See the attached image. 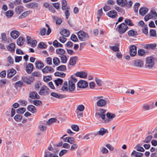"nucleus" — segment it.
<instances>
[{
  "instance_id": "obj_60",
  "label": "nucleus",
  "mask_w": 157,
  "mask_h": 157,
  "mask_svg": "<svg viewBox=\"0 0 157 157\" xmlns=\"http://www.w3.org/2000/svg\"><path fill=\"white\" fill-rule=\"evenodd\" d=\"M7 61L10 64H13V59L10 56H9L7 58Z\"/></svg>"
},
{
  "instance_id": "obj_56",
  "label": "nucleus",
  "mask_w": 157,
  "mask_h": 157,
  "mask_svg": "<svg viewBox=\"0 0 157 157\" xmlns=\"http://www.w3.org/2000/svg\"><path fill=\"white\" fill-rule=\"evenodd\" d=\"M33 103L36 106L40 105L42 104L41 101L39 100H34L33 101Z\"/></svg>"
},
{
  "instance_id": "obj_15",
  "label": "nucleus",
  "mask_w": 157,
  "mask_h": 157,
  "mask_svg": "<svg viewBox=\"0 0 157 157\" xmlns=\"http://www.w3.org/2000/svg\"><path fill=\"white\" fill-rule=\"evenodd\" d=\"M154 107V105L153 103L151 105H148L147 104H145L143 105L142 108L144 111H146L152 109Z\"/></svg>"
},
{
  "instance_id": "obj_7",
  "label": "nucleus",
  "mask_w": 157,
  "mask_h": 157,
  "mask_svg": "<svg viewBox=\"0 0 157 157\" xmlns=\"http://www.w3.org/2000/svg\"><path fill=\"white\" fill-rule=\"evenodd\" d=\"M133 65L139 68L142 67L144 65L143 61L140 59H137L133 61Z\"/></svg>"
},
{
  "instance_id": "obj_9",
  "label": "nucleus",
  "mask_w": 157,
  "mask_h": 157,
  "mask_svg": "<svg viewBox=\"0 0 157 157\" xmlns=\"http://www.w3.org/2000/svg\"><path fill=\"white\" fill-rule=\"evenodd\" d=\"M22 79L27 84H30L34 81V78L33 77L29 78L26 76L22 77Z\"/></svg>"
},
{
  "instance_id": "obj_48",
  "label": "nucleus",
  "mask_w": 157,
  "mask_h": 157,
  "mask_svg": "<svg viewBox=\"0 0 157 157\" xmlns=\"http://www.w3.org/2000/svg\"><path fill=\"white\" fill-rule=\"evenodd\" d=\"M124 22L126 24L128 25L129 26H132L134 25V24L130 19H126L124 21Z\"/></svg>"
},
{
  "instance_id": "obj_29",
  "label": "nucleus",
  "mask_w": 157,
  "mask_h": 157,
  "mask_svg": "<svg viewBox=\"0 0 157 157\" xmlns=\"http://www.w3.org/2000/svg\"><path fill=\"white\" fill-rule=\"evenodd\" d=\"M16 73V71L15 70L13 69H11L10 71H8L7 76L11 78Z\"/></svg>"
},
{
  "instance_id": "obj_8",
  "label": "nucleus",
  "mask_w": 157,
  "mask_h": 157,
  "mask_svg": "<svg viewBox=\"0 0 157 157\" xmlns=\"http://www.w3.org/2000/svg\"><path fill=\"white\" fill-rule=\"evenodd\" d=\"M88 86L87 82L83 80H80L78 83L77 86L80 88H84Z\"/></svg>"
},
{
  "instance_id": "obj_32",
  "label": "nucleus",
  "mask_w": 157,
  "mask_h": 157,
  "mask_svg": "<svg viewBox=\"0 0 157 157\" xmlns=\"http://www.w3.org/2000/svg\"><path fill=\"white\" fill-rule=\"evenodd\" d=\"M24 7L22 6H17L15 9V12L18 14H20L23 11Z\"/></svg>"
},
{
  "instance_id": "obj_45",
  "label": "nucleus",
  "mask_w": 157,
  "mask_h": 157,
  "mask_svg": "<svg viewBox=\"0 0 157 157\" xmlns=\"http://www.w3.org/2000/svg\"><path fill=\"white\" fill-rule=\"evenodd\" d=\"M54 75L56 76H59L63 78L65 76L66 74L63 72H56L54 73Z\"/></svg>"
},
{
  "instance_id": "obj_52",
  "label": "nucleus",
  "mask_w": 157,
  "mask_h": 157,
  "mask_svg": "<svg viewBox=\"0 0 157 157\" xmlns=\"http://www.w3.org/2000/svg\"><path fill=\"white\" fill-rule=\"evenodd\" d=\"M149 34L151 36L155 37L156 35L155 31L153 29H151L150 31Z\"/></svg>"
},
{
  "instance_id": "obj_21",
  "label": "nucleus",
  "mask_w": 157,
  "mask_h": 157,
  "mask_svg": "<svg viewBox=\"0 0 157 157\" xmlns=\"http://www.w3.org/2000/svg\"><path fill=\"white\" fill-rule=\"evenodd\" d=\"M107 117L108 119H106L105 120V123L108 122L109 121V119H112L116 117V115L114 113L108 112L106 114Z\"/></svg>"
},
{
  "instance_id": "obj_58",
  "label": "nucleus",
  "mask_w": 157,
  "mask_h": 157,
  "mask_svg": "<svg viewBox=\"0 0 157 157\" xmlns=\"http://www.w3.org/2000/svg\"><path fill=\"white\" fill-rule=\"evenodd\" d=\"M38 47L40 48H46L47 45L43 42L40 43L38 45Z\"/></svg>"
},
{
  "instance_id": "obj_28",
  "label": "nucleus",
  "mask_w": 157,
  "mask_h": 157,
  "mask_svg": "<svg viewBox=\"0 0 157 157\" xmlns=\"http://www.w3.org/2000/svg\"><path fill=\"white\" fill-rule=\"evenodd\" d=\"M35 66L36 68L40 69L44 67V64L41 61L39 60L35 62Z\"/></svg>"
},
{
  "instance_id": "obj_11",
  "label": "nucleus",
  "mask_w": 157,
  "mask_h": 157,
  "mask_svg": "<svg viewBox=\"0 0 157 157\" xmlns=\"http://www.w3.org/2000/svg\"><path fill=\"white\" fill-rule=\"evenodd\" d=\"M78 57L76 56L71 57L70 58L69 63L68 64V66L75 65L76 63V62L78 61Z\"/></svg>"
},
{
  "instance_id": "obj_36",
  "label": "nucleus",
  "mask_w": 157,
  "mask_h": 157,
  "mask_svg": "<svg viewBox=\"0 0 157 157\" xmlns=\"http://www.w3.org/2000/svg\"><path fill=\"white\" fill-rule=\"evenodd\" d=\"M60 34L63 36L67 37L69 35L70 32L68 30L64 29L60 32Z\"/></svg>"
},
{
  "instance_id": "obj_37",
  "label": "nucleus",
  "mask_w": 157,
  "mask_h": 157,
  "mask_svg": "<svg viewBox=\"0 0 157 157\" xmlns=\"http://www.w3.org/2000/svg\"><path fill=\"white\" fill-rule=\"evenodd\" d=\"M128 34L129 36H133L137 35V31H134L133 29H131L128 32Z\"/></svg>"
},
{
  "instance_id": "obj_18",
  "label": "nucleus",
  "mask_w": 157,
  "mask_h": 157,
  "mask_svg": "<svg viewBox=\"0 0 157 157\" xmlns=\"http://www.w3.org/2000/svg\"><path fill=\"white\" fill-rule=\"evenodd\" d=\"M19 32L17 30H14L11 32L10 33L11 37L14 39H16L20 35Z\"/></svg>"
},
{
  "instance_id": "obj_20",
  "label": "nucleus",
  "mask_w": 157,
  "mask_h": 157,
  "mask_svg": "<svg viewBox=\"0 0 157 157\" xmlns=\"http://www.w3.org/2000/svg\"><path fill=\"white\" fill-rule=\"evenodd\" d=\"M29 97L33 99H39L40 98V96L35 91H33L30 92Z\"/></svg>"
},
{
  "instance_id": "obj_24",
  "label": "nucleus",
  "mask_w": 157,
  "mask_h": 157,
  "mask_svg": "<svg viewBox=\"0 0 157 157\" xmlns=\"http://www.w3.org/2000/svg\"><path fill=\"white\" fill-rule=\"evenodd\" d=\"M106 101L103 99H99L97 102V105L98 106H104L106 105Z\"/></svg>"
},
{
  "instance_id": "obj_64",
  "label": "nucleus",
  "mask_w": 157,
  "mask_h": 157,
  "mask_svg": "<svg viewBox=\"0 0 157 157\" xmlns=\"http://www.w3.org/2000/svg\"><path fill=\"white\" fill-rule=\"evenodd\" d=\"M84 109V107L82 105H80L78 106L77 107V110L81 112L83 111Z\"/></svg>"
},
{
  "instance_id": "obj_34",
  "label": "nucleus",
  "mask_w": 157,
  "mask_h": 157,
  "mask_svg": "<svg viewBox=\"0 0 157 157\" xmlns=\"http://www.w3.org/2000/svg\"><path fill=\"white\" fill-rule=\"evenodd\" d=\"M32 12V11L30 10L27 11H25L22 13L19 17V18L20 19L23 18L27 16L28 15Z\"/></svg>"
},
{
  "instance_id": "obj_10",
  "label": "nucleus",
  "mask_w": 157,
  "mask_h": 157,
  "mask_svg": "<svg viewBox=\"0 0 157 157\" xmlns=\"http://www.w3.org/2000/svg\"><path fill=\"white\" fill-rule=\"evenodd\" d=\"M129 53L132 57L134 56L137 53V47L135 45H132L130 48Z\"/></svg>"
},
{
  "instance_id": "obj_53",
  "label": "nucleus",
  "mask_w": 157,
  "mask_h": 157,
  "mask_svg": "<svg viewBox=\"0 0 157 157\" xmlns=\"http://www.w3.org/2000/svg\"><path fill=\"white\" fill-rule=\"evenodd\" d=\"M71 39L74 42H77L78 41V40L76 36L73 34L71 35Z\"/></svg>"
},
{
  "instance_id": "obj_55",
  "label": "nucleus",
  "mask_w": 157,
  "mask_h": 157,
  "mask_svg": "<svg viewBox=\"0 0 157 157\" xmlns=\"http://www.w3.org/2000/svg\"><path fill=\"white\" fill-rule=\"evenodd\" d=\"M140 6V4L138 2H136L135 3V6H134V11L135 12H138Z\"/></svg>"
},
{
  "instance_id": "obj_59",
  "label": "nucleus",
  "mask_w": 157,
  "mask_h": 157,
  "mask_svg": "<svg viewBox=\"0 0 157 157\" xmlns=\"http://www.w3.org/2000/svg\"><path fill=\"white\" fill-rule=\"evenodd\" d=\"M52 77L49 75L45 76L43 77V80L45 82H47L48 81L51 80Z\"/></svg>"
},
{
  "instance_id": "obj_44",
  "label": "nucleus",
  "mask_w": 157,
  "mask_h": 157,
  "mask_svg": "<svg viewBox=\"0 0 157 157\" xmlns=\"http://www.w3.org/2000/svg\"><path fill=\"white\" fill-rule=\"evenodd\" d=\"M66 67L64 65H61L57 68V70L64 71L66 70Z\"/></svg>"
},
{
  "instance_id": "obj_35",
  "label": "nucleus",
  "mask_w": 157,
  "mask_h": 157,
  "mask_svg": "<svg viewBox=\"0 0 157 157\" xmlns=\"http://www.w3.org/2000/svg\"><path fill=\"white\" fill-rule=\"evenodd\" d=\"M109 132L107 129L102 128H100V131L98 132V134L100 135L103 136L105 133H108Z\"/></svg>"
},
{
  "instance_id": "obj_42",
  "label": "nucleus",
  "mask_w": 157,
  "mask_h": 157,
  "mask_svg": "<svg viewBox=\"0 0 157 157\" xmlns=\"http://www.w3.org/2000/svg\"><path fill=\"white\" fill-rule=\"evenodd\" d=\"M60 57L61 60V62L63 63H66L67 61V56L63 55L59 56Z\"/></svg>"
},
{
  "instance_id": "obj_61",
  "label": "nucleus",
  "mask_w": 157,
  "mask_h": 157,
  "mask_svg": "<svg viewBox=\"0 0 157 157\" xmlns=\"http://www.w3.org/2000/svg\"><path fill=\"white\" fill-rule=\"evenodd\" d=\"M46 29L44 28H41L40 29V33L41 35L43 36L45 35L46 33Z\"/></svg>"
},
{
  "instance_id": "obj_6",
  "label": "nucleus",
  "mask_w": 157,
  "mask_h": 157,
  "mask_svg": "<svg viewBox=\"0 0 157 157\" xmlns=\"http://www.w3.org/2000/svg\"><path fill=\"white\" fill-rule=\"evenodd\" d=\"M50 89L46 86H44L41 88L39 93L40 95H47L49 94Z\"/></svg>"
},
{
  "instance_id": "obj_54",
  "label": "nucleus",
  "mask_w": 157,
  "mask_h": 157,
  "mask_svg": "<svg viewBox=\"0 0 157 157\" xmlns=\"http://www.w3.org/2000/svg\"><path fill=\"white\" fill-rule=\"evenodd\" d=\"M95 81L97 85L99 86H101L102 85L101 80L97 77L95 78Z\"/></svg>"
},
{
  "instance_id": "obj_57",
  "label": "nucleus",
  "mask_w": 157,
  "mask_h": 157,
  "mask_svg": "<svg viewBox=\"0 0 157 157\" xmlns=\"http://www.w3.org/2000/svg\"><path fill=\"white\" fill-rule=\"evenodd\" d=\"M56 119L55 118H51L48 120V121H47V123L48 124H50L52 123L53 122H56Z\"/></svg>"
},
{
  "instance_id": "obj_23",
  "label": "nucleus",
  "mask_w": 157,
  "mask_h": 157,
  "mask_svg": "<svg viewBox=\"0 0 157 157\" xmlns=\"http://www.w3.org/2000/svg\"><path fill=\"white\" fill-rule=\"evenodd\" d=\"M143 155V153L136 151L135 150H133L131 154L132 157H142Z\"/></svg>"
},
{
  "instance_id": "obj_30",
  "label": "nucleus",
  "mask_w": 157,
  "mask_h": 157,
  "mask_svg": "<svg viewBox=\"0 0 157 157\" xmlns=\"http://www.w3.org/2000/svg\"><path fill=\"white\" fill-rule=\"evenodd\" d=\"M62 9L63 10L69 9V8L67 6V3L66 0H62L61 2Z\"/></svg>"
},
{
  "instance_id": "obj_13",
  "label": "nucleus",
  "mask_w": 157,
  "mask_h": 157,
  "mask_svg": "<svg viewBox=\"0 0 157 157\" xmlns=\"http://www.w3.org/2000/svg\"><path fill=\"white\" fill-rule=\"evenodd\" d=\"M43 73H52L54 71V70L51 67L46 66L42 70Z\"/></svg>"
},
{
  "instance_id": "obj_40",
  "label": "nucleus",
  "mask_w": 157,
  "mask_h": 157,
  "mask_svg": "<svg viewBox=\"0 0 157 157\" xmlns=\"http://www.w3.org/2000/svg\"><path fill=\"white\" fill-rule=\"evenodd\" d=\"M53 63L55 65L57 66L60 63V60L58 58L55 57L53 59Z\"/></svg>"
},
{
  "instance_id": "obj_4",
  "label": "nucleus",
  "mask_w": 157,
  "mask_h": 157,
  "mask_svg": "<svg viewBox=\"0 0 157 157\" xmlns=\"http://www.w3.org/2000/svg\"><path fill=\"white\" fill-rule=\"evenodd\" d=\"M118 31L120 34H123L127 31L128 27L126 24L123 23L118 26Z\"/></svg>"
},
{
  "instance_id": "obj_16",
  "label": "nucleus",
  "mask_w": 157,
  "mask_h": 157,
  "mask_svg": "<svg viewBox=\"0 0 157 157\" xmlns=\"http://www.w3.org/2000/svg\"><path fill=\"white\" fill-rule=\"evenodd\" d=\"M33 69V65L31 63H29L26 67V71L29 74L31 73Z\"/></svg>"
},
{
  "instance_id": "obj_17",
  "label": "nucleus",
  "mask_w": 157,
  "mask_h": 157,
  "mask_svg": "<svg viewBox=\"0 0 157 157\" xmlns=\"http://www.w3.org/2000/svg\"><path fill=\"white\" fill-rule=\"evenodd\" d=\"M51 95L58 99H62L66 97L64 95L58 94L55 92H52L51 94Z\"/></svg>"
},
{
  "instance_id": "obj_5",
  "label": "nucleus",
  "mask_w": 157,
  "mask_h": 157,
  "mask_svg": "<svg viewBox=\"0 0 157 157\" xmlns=\"http://www.w3.org/2000/svg\"><path fill=\"white\" fill-rule=\"evenodd\" d=\"M99 110L100 112L96 113L95 115L98 117L101 118L102 120L105 121V112L106 110L102 108H100Z\"/></svg>"
},
{
  "instance_id": "obj_22",
  "label": "nucleus",
  "mask_w": 157,
  "mask_h": 157,
  "mask_svg": "<svg viewBox=\"0 0 157 157\" xmlns=\"http://www.w3.org/2000/svg\"><path fill=\"white\" fill-rule=\"evenodd\" d=\"M68 84V90L70 92L73 91L75 88V83L72 82L71 81H69Z\"/></svg>"
},
{
  "instance_id": "obj_51",
  "label": "nucleus",
  "mask_w": 157,
  "mask_h": 157,
  "mask_svg": "<svg viewBox=\"0 0 157 157\" xmlns=\"http://www.w3.org/2000/svg\"><path fill=\"white\" fill-rule=\"evenodd\" d=\"M145 52L143 49H140L138 50V54L139 56H144L145 54Z\"/></svg>"
},
{
  "instance_id": "obj_63",
  "label": "nucleus",
  "mask_w": 157,
  "mask_h": 157,
  "mask_svg": "<svg viewBox=\"0 0 157 157\" xmlns=\"http://www.w3.org/2000/svg\"><path fill=\"white\" fill-rule=\"evenodd\" d=\"M136 150L141 152H144L145 151L144 148L142 147L139 146V145H137L136 146Z\"/></svg>"
},
{
  "instance_id": "obj_33",
  "label": "nucleus",
  "mask_w": 157,
  "mask_h": 157,
  "mask_svg": "<svg viewBox=\"0 0 157 157\" xmlns=\"http://www.w3.org/2000/svg\"><path fill=\"white\" fill-rule=\"evenodd\" d=\"M156 47V44H148L145 45V48L147 49H154Z\"/></svg>"
},
{
  "instance_id": "obj_41",
  "label": "nucleus",
  "mask_w": 157,
  "mask_h": 157,
  "mask_svg": "<svg viewBox=\"0 0 157 157\" xmlns=\"http://www.w3.org/2000/svg\"><path fill=\"white\" fill-rule=\"evenodd\" d=\"M56 53L59 55H63L65 52L64 49L62 48H58L56 49Z\"/></svg>"
},
{
  "instance_id": "obj_26",
  "label": "nucleus",
  "mask_w": 157,
  "mask_h": 157,
  "mask_svg": "<svg viewBox=\"0 0 157 157\" xmlns=\"http://www.w3.org/2000/svg\"><path fill=\"white\" fill-rule=\"evenodd\" d=\"M107 15L109 17L113 18L116 17L117 12L114 10H112L109 11Z\"/></svg>"
},
{
  "instance_id": "obj_39",
  "label": "nucleus",
  "mask_w": 157,
  "mask_h": 157,
  "mask_svg": "<svg viewBox=\"0 0 157 157\" xmlns=\"http://www.w3.org/2000/svg\"><path fill=\"white\" fill-rule=\"evenodd\" d=\"M56 85L57 86H58L59 85H61L63 82V80L59 78H58L57 79H56L54 81Z\"/></svg>"
},
{
  "instance_id": "obj_3",
  "label": "nucleus",
  "mask_w": 157,
  "mask_h": 157,
  "mask_svg": "<svg viewBox=\"0 0 157 157\" xmlns=\"http://www.w3.org/2000/svg\"><path fill=\"white\" fill-rule=\"evenodd\" d=\"M77 34L78 39L81 41H86L89 38L88 34L82 31H79L77 33Z\"/></svg>"
},
{
  "instance_id": "obj_50",
  "label": "nucleus",
  "mask_w": 157,
  "mask_h": 157,
  "mask_svg": "<svg viewBox=\"0 0 157 157\" xmlns=\"http://www.w3.org/2000/svg\"><path fill=\"white\" fill-rule=\"evenodd\" d=\"M143 27L142 29L143 33L145 34H147L148 33V29L147 26L146 25H145Z\"/></svg>"
},
{
  "instance_id": "obj_46",
  "label": "nucleus",
  "mask_w": 157,
  "mask_h": 157,
  "mask_svg": "<svg viewBox=\"0 0 157 157\" xmlns=\"http://www.w3.org/2000/svg\"><path fill=\"white\" fill-rule=\"evenodd\" d=\"M22 116L21 114H17L14 117V119L16 121H19L21 120Z\"/></svg>"
},
{
  "instance_id": "obj_31",
  "label": "nucleus",
  "mask_w": 157,
  "mask_h": 157,
  "mask_svg": "<svg viewBox=\"0 0 157 157\" xmlns=\"http://www.w3.org/2000/svg\"><path fill=\"white\" fill-rule=\"evenodd\" d=\"M27 109L32 113H34L36 112V109L35 107L33 105H29L27 107Z\"/></svg>"
},
{
  "instance_id": "obj_12",
  "label": "nucleus",
  "mask_w": 157,
  "mask_h": 157,
  "mask_svg": "<svg viewBox=\"0 0 157 157\" xmlns=\"http://www.w3.org/2000/svg\"><path fill=\"white\" fill-rule=\"evenodd\" d=\"M75 75L76 77H79L82 78H86L87 75V73L84 71L79 72H77L75 74Z\"/></svg>"
},
{
  "instance_id": "obj_1",
  "label": "nucleus",
  "mask_w": 157,
  "mask_h": 157,
  "mask_svg": "<svg viewBox=\"0 0 157 157\" xmlns=\"http://www.w3.org/2000/svg\"><path fill=\"white\" fill-rule=\"evenodd\" d=\"M155 59L152 56L147 57L146 60L145 67L148 69H151L155 67Z\"/></svg>"
},
{
  "instance_id": "obj_43",
  "label": "nucleus",
  "mask_w": 157,
  "mask_h": 157,
  "mask_svg": "<svg viewBox=\"0 0 157 157\" xmlns=\"http://www.w3.org/2000/svg\"><path fill=\"white\" fill-rule=\"evenodd\" d=\"M115 46H110V48L115 52H117L119 51V49L117 46H119V44H115Z\"/></svg>"
},
{
  "instance_id": "obj_2",
  "label": "nucleus",
  "mask_w": 157,
  "mask_h": 157,
  "mask_svg": "<svg viewBox=\"0 0 157 157\" xmlns=\"http://www.w3.org/2000/svg\"><path fill=\"white\" fill-rule=\"evenodd\" d=\"M117 4L121 7L126 6L128 8L130 7L132 5V2L130 0L127 2V0H117Z\"/></svg>"
},
{
  "instance_id": "obj_19",
  "label": "nucleus",
  "mask_w": 157,
  "mask_h": 157,
  "mask_svg": "<svg viewBox=\"0 0 157 157\" xmlns=\"http://www.w3.org/2000/svg\"><path fill=\"white\" fill-rule=\"evenodd\" d=\"M38 4L36 2H31L26 5V7L29 8L35 9L38 7Z\"/></svg>"
},
{
  "instance_id": "obj_14",
  "label": "nucleus",
  "mask_w": 157,
  "mask_h": 157,
  "mask_svg": "<svg viewBox=\"0 0 157 157\" xmlns=\"http://www.w3.org/2000/svg\"><path fill=\"white\" fill-rule=\"evenodd\" d=\"M15 44L14 43H11L8 45L7 48L8 51L11 53H13L15 52Z\"/></svg>"
},
{
  "instance_id": "obj_47",
  "label": "nucleus",
  "mask_w": 157,
  "mask_h": 157,
  "mask_svg": "<svg viewBox=\"0 0 157 157\" xmlns=\"http://www.w3.org/2000/svg\"><path fill=\"white\" fill-rule=\"evenodd\" d=\"M13 14V11L11 10H9L5 13L6 16L8 17H11Z\"/></svg>"
},
{
  "instance_id": "obj_25",
  "label": "nucleus",
  "mask_w": 157,
  "mask_h": 157,
  "mask_svg": "<svg viewBox=\"0 0 157 157\" xmlns=\"http://www.w3.org/2000/svg\"><path fill=\"white\" fill-rule=\"evenodd\" d=\"M148 11V9L146 7H141L139 10V13L142 16L144 15Z\"/></svg>"
},
{
  "instance_id": "obj_27",
  "label": "nucleus",
  "mask_w": 157,
  "mask_h": 157,
  "mask_svg": "<svg viewBox=\"0 0 157 157\" xmlns=\"http://www.w3.org/2000/svg\"><path fill=\"white\" fill-rule=\"evenodd\" d=\"M25 40L22 37H19L17 40V44L19 46H21L24 44Z\"/></svg>"
},
{
  "instance_id": "obj_62",
  "label": "nucleus",
  "mask_w": 157,
  "mask_h": 157,
  "mask_svg": "<svg viewBox=\"0 0 157 157\" xmlns=\"http://www.w3.org/2000/svg\"><path fill=\"white\" fill-rule=\"evenodd\" d=\"M71 127L72 129L76 131H78L79 130V127L76 125L73 124L71 125Z\"/></svg>"
},
{
  "instance_id": "obj_38",
  "label": "nucleus",
  "mask_w": 157,
  "mask_h": 157,
  "mask_svg": "<svg viewBox=\"0 0 157 157\" xmlns=\"http://www.w3.org/2000/svg\"><path fill=\"white\" fill-rule=\"evenodd\" d=\"M152 137L151 135H149L146 137L144 140H142V142L144 143H148L151 140Z\"/></svg>"
},
{
  "instance_id": "obj_49",
  "label": "nucleus",
  "mask_w": 157,
  "mask_h": 157,
  "mask_svg": "<svg viewBox=\"0 0 157 157\" xmlns=\"http://www.w3.org/2000/svg\"><path fill=\"white\" fill-rule=\"evenodd\" d=\"M26 111V109L24 108H21L18 109L16 110V112L17 113L23 114Z\"/></svg>"
}]
</instances>
